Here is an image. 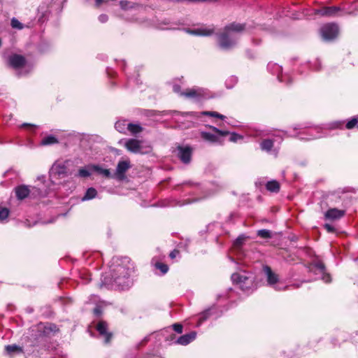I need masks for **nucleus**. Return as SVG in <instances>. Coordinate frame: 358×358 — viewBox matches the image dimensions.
<instances>
[{"label": "nucleus", "mask_w": 358, "mask_h": 358, "mask_svg": "<svg viewBox=\"0 0 358 358\" xmlns=\"http://www.w3.org/2000/svg\"><path fill=\"white\" fill-rule=\"evenodd\" d=\"M11 27L14 29H22L24 28L23 24L16 18L13 17L11 20Z\"/></svg>", "instance_id": "obj_31"}, {"label": "nucleus", "mask_w": 358, "mask_h": 358, "mask_svg": "<svg viewBox=\"0 0 358 358\" xmlns=\"http://www.w3.org/2000/svg\"><path fill=\"white\" fill-rule=\"evenodd\" d=\"M173 329L176 332L181 334L182 332L183 327L179 323H176L173 324Z\"/></svg>", "instance_id": "obj_38"}, {"label": "nucleus", "mask_w": 358, "mask_h": 358, "mask_svg": "<svg viewBox=\"0 0 358 358\" xmlns=\"http://www.w3.org/2000/svg\"><path fill=\"white\" fill-rule=\"evenodd\" d=\"M358 124V119L357 117L352 118L348 121L345 125L348 129H353Z\"/></svg>", "instance_id": "obj_32"}, {"label": "nucleus", "mask_w": 358, "mask_h": 358, "mask_svg": "<svg viewBox=\"0 0 358 358\" xmlns=\"http://www.w3.org/2000/svg\"><path fill=\"white\" fill-rule=\"evenodd\" d=\"M124 145L129 152L132 153L144 154L146 152L143 151L142 141L136 138L126 140Z\"/></svg>", "instance_id": "obj_7"}, {"label": "nucleus", "mask_w": 358, "mask_h": 358, "mask_svg": "<svg viewBox=\"0 0 358 358\" xmlns=\"http://www.w3.org/2000/svg\"><path fill=\"white\" fill-rule=\"evenodd\" d=\"M357 127H358V124H357Z\"/></svg>", "instance_id": "obj_51"}, {"label": "nucleus", "mask_w": 358, "mask_h": 358, "mask_svg": "<svg viewBox=\"0 0 358 358\" xmlns=\"http://www.w3.org/2000/svg\"><path fill=\"white\" fill-rule=\"evenodd\" d=\"M324 227L328 232L334 233L336 231L335 228L329 224H325Z\"/></svg>", "instance_id": "obj_41"}, {"label": "nucleus", "mask_w": 358, "mask_h": 358, "mask_svg": "<svg viewBox=\"0 0 358 358\" xmlns=\"http://www.w3.org/2000/svg\"><path fill=\"white\" fill-rule=\"evenodd\" d=\"M201 136L203 140H205L206 141H209L210 143L220 142V140H219V138L217 136H216L215 134L209 133V132L202 131V132H201Z\"/></svg>", "instance_id": "obj_20"}, {"label": "nucleus", "mask_w": 358, "mask_h": 358, "mask_svg": "<svg viewBox=\"0 0 358 358\" xmlns=\"http://www.w3.org/2000/svg\"><path fill=\"white\" fill-rule=\"evenodd\" d=\"M97 191L93 187L88 188L83 200H90L96 197Z\"/></svg>", "instance_id": "obj_23"}, {"label": "nucleus", "mask_w": 358, "mask_h": 358, "mask_svg": "<svg viewBox=\"0 0 358 358\" xmlns=\"http://www.w3.org/2000/svg\"><path fill=\"white\" fill-rule=\"evenodd\" d=\"M131 167V162L129 159L120 161L117 165L113 177L119 180L126 178V172Z\"/></svg>", "instance_id": "obj_6"}, {"label": "nucleus", "mask_w": 358, "mask_h": 358, "mask_svg": "<svg viewBox=\"0 0 358 358\" xmlns=\"http://www.w3.org/2000/svg\"><path fill=\"white\" fill-rule=\"evenodd\" d=\"M180 90V87L178 85L173 86V90L175 92H179Z\"/></svg>", "instance_id": "obj_50"}, {"label": "nucleus", "mask_w": 358, "mask_h": 358, "mask_svg": "<svg viewBox=\"0 0 358 358\" xmlns=\"http://www.w3.org/2000/svg\"><path fill=\"white\" fill-rule=\"evenodd\" d=\"M245 25L244 24H240V23H236L233 22L228 25H227L224 29H226L227 31L230 32L231 34L232 31L234 32H242L245 30Z\"/></svg>", "instance_id": "obj_18"}, {"label": "nucleus", "mask_w": 358, "mask_h": 358, "mask_svg": "<svg viewBox=\"0 0 358 358\" xmlns=\"http://www.w3.org/2000/svg\"><path fill=\"white\" fill-rule=\"evenodd\" d=\"M315 266L321 272V273H324L325 271V266L324 264V263L321 262H317L315 264Z\"/></svg>", "instance_id": "obj_39"}, {"label": "nucleus", "mask_w": 358, "mask_h": 358, "mask_svg": "<svg viewBox=\"0 0 358 358\" xmlns=\"http://www.w3.org/2000/svg\"><path fill=\"white\" fill-rule=\"evenodd\" d=\"M120 6L123 10H128L134 8V3L128 1H120Z\"/></svg>", "instance_id": "obj_29"}, {"label": "nucleus", "mask_w": 358, "mask_h": 358, "mask_svg": "<svg viewBox=\"0 0 358 358\" xmlns=\"http://www.w3.org/2000/svg\"><path fill=\"white\" fill-rule=\"evenodd\" d=\"M210 128L213 131H215L217 134H218V135H220L221 136H226L229 134V131L220 130L219 129H217V128H216L215 127H213V126H210Z\"/></svg>", "instance_id": "obj_34"}, {"label": "nucleus", "mask_w": 358, "mask_h": 358, "mask_svg": "<svg viewBox=\"0 0 358 358\" xmlns=\"http://www.w3.org/2000/svg\"><path fill=\"white\" fill-rule=\"evenodd\" d=\"M258 236L262 238H271L272 237V234L270 230L268 229H260L257 232Z\"/></svg>", "instance_id": "obj_26"}, {"label": "nucleus", "mask_w": 358, "mask_h": 358, "mask_svg": "<svg viewBox=\"0 0 358 358\" xmlns=\"http://www.w3.org/2000/svg\"><path fill=\"white\" fill-rule=\"evenodd\" d=\"M218 43L222 48L229 49L235 45L236 39L224 28L223 31L218 35Z\"/></svg>", "instance_id": "obj_4"}, {"label": "nucleus", "mask_w": 358, "mask_h": 358, "mask_svg": "<svg viewBox=\"0 0 358 358\" xmlns=\"http://www.w3.org/2000/svg\"><path fill=\"white\" fill-rule=\"evenodd\" d=\"M339 10L338 7L331 6V7H324L321 9L317 10L315 13L320 15L321 16H334L336 14V13Z\"/></svg>", "instance_id": "obj_15"}, {"label": "nucleus", "mask_w": 358, "mask_h": 358, "mask_svg": "<svg viewBox=\"0 0 358 358\" xmlns=\"http://www.w3.org/2000/svg\"><path fill=\"white\" fill-rule=\"evenodd\" d=\"M93 312H94V315H96V316H99L102 314V310L100 307H96L94 309Z\"/></svg>", "instance_id": "obj_47"}, {"label": "nucleus", "mask_w": 358, "mask_h": 358, "mask_svg": "<svg viewBox=\"0 0 358 358\" xmlns=\"http://www.w3.org/2000/svg\"><path fill=\"white\" fill-rule=\"evenodd\" d=\"M203 115H206V116L217 117L221 120H224L225 118L224 115H221V114L218 113L217 112H215V111H204V112H203Z\"/></svg>", "instance_id": "obj_28"}, {"label": "nucleus", "mask_w": 358, "mask_h": 358, "mask_svg": "<svg viewBox=\"0 0 358 358\" xmlns=\"http://www.w3.org/2000/svg\"><path fill=\"white\" fill-rule=\"evenodd\" d=\"M273 146V141L270 139H265L261 143V148L266 151H270Z\"/></svg>", "instance_id": "obj_25"}, {"label": "nucleus", "mask_w": 358, "mask_h": 358, "mask_svg": "<svg viewBox=\"0 0 358 358\" xmlns=\"http://www.w3.org/2000/svg\"><path fill=\"white\" fill-rule=\"evenodd\" d=\"M345 215V210H339L336 208H329L325 213H324V218L325 220H337L343 217Z\"/></svg>", "instance_id": "obj_12"}, {"label": "nucleus", "mask_w": 358, "mask_h": 358, "mask_svg": "<svg viewBox=\"0 0 358 358\" xmlns=\"http://www.w3.org/2000/svg\"><path fill=\"white\" fill-rule=\"evenodd\" d=\"M266 188L271 192H278L280 191V185L277 180H271L266 184Z\"/></svg>", "instance_id": "obj_21"}, {"label": "nucleus", "mask_w": 358, "mask_h": 358, "mask_svg": "<svg viewBox=\"0 0 358 358\" xmlns=\"http://www.w3.org/2000/svg\"><path fill=\"white\" fill-rule=\"evenodd\" d=\"M209 310H206L204 313H202L201 317H200L201 321H203L208 318L209 316Z\"/></svg>", "instance_id": "obj_46"}, {"label": "nucleus", "mask_w": 358, "mask_h": 358, "mask_svg": "<svg viewBox=\"0 0 358 358\" xmlns=\"http://www.w3.org/2000/svg\"><path fill=\"white\" fill-rule=\"evenodd\" d=\"M9 215V210L6 208H3L0 209V220H5L8 217Z\"/></svg>", "instance_id": "obj_36"}, {"label": "nucleus", "mask_w": 358, "mask_h": 358, "mask_svg": "<svg viewBox=\"0 0 358 358\" xmlns=\"http://www.w3.org/2000/svg\"><path fill=\"white\" fill-rule=\"evenodd\" d=\"M124 124L120 122L115 123V128L120 132H123Z\"/></svg>", "instance_id": "obj_42"}, {"label": "nucleus", "mask_w": 358, "mask_h": 358, "mask_svg": "<svg viewBox=\"0 0 358 358\" xmlns=\"http://www.w3.org/2000/svg\"><path fill=\"white\" fill-rule=\"evenodd\" d=\"M320 32L324 39L331 40L337 36L338 28L335 24H327L321 28Z\"/></svg>", "instance_id": "obj_8"}, {"label": "nucleus", "mask_w": 358, "mask_h": 358, "mask_svg": "<svg viewBox=\"0 0 358 358\" xmlns=\"http://www.w3.org/2000/svg\"><path fill=\"white\" fill-rule=\"evenodd\" d=\"M58 143V140L53 136H48L43 138L41 144L43 145H48Z\"/></svg>", "instance_id": "obj_24"}, {"label": "nucleus", "mask_w": 358, "mask_h": 358, "mask_svg": "<svg viewBox=\"0 0 358 358\" xmlns=\"http://www.w3.org/2000/svg\"><path fill=\"white\" fill-rule=\"evenodd\" d=\"M246 238L244 236H239L234 242V245L236 248H240L243 245Z\"/></svg>", "instance_id": "obj_33"}, {"label": "nucleus", "mask_w": 358, "mask_h": 358, "mask_svg": "<svg viewBox=\"0 0 358 358\" xmlns=\"http://www.w3.org/2000/svg\"><path fill=\"white\" fill-rule=\"evenodd\" d=\"M263 271L266 277V282L270 286H274L279 282V276L274 273L269 266L264 265Z\"/></svg>", "instance_id": "obj_10"}, {"label": "nucleus", "mask_w": 358, "mask_h": 358, "mask_svg": "<svg viewBox=\"0 0 358 358\" xmlns=\"http://www.w3.org/2000/svg\"><path fill=\"white\" fill-rule=\"evenodd\" d=\"M6 350L8 353L22 352V348L16 345H7Z\"/></svg>", "instance_id": "obj_30"}, {"label": "nucleus", "mask_w": 358, "mask_h": 358, "mask_svg": "<svg viewBox=\"0 0 358 358\" xmlns=\"http://www.w3.org/2000/svg\"><path fill=\"white\" fill-rule=\"evenodd\" d=\"M21 127H25V128H29V129H32V128L35 127L34 125L31 124H27V123L22 124Z\"/></svg>", "instance_id": "obj_48"}, {"label": "nucleus", "mask_w": 358, "mask_h": 358, "mask_svg": "<svg viewBox=\"0 0 358 358\" xmlns=\"http://www.w3.org/2000/svg\"><path fill=\"white\" fill-rule=\"evenodd\" d=\"M178 157L185 164H188L190 162L192 159V150L190 147H181L179 146L178 148Z\"/></svg>", "instance_id": "obj_13"}, {"label": "nucleus", "mask_w": 358, "mask_h": 358, "mask_svg": "<svg viewBox=\"0 0 358 358\" xmlns=\"http://www.w3.org/2000/svg\"><path fill=\"white\" fill-rule=\"evenodd\" d=\"M54 328L55 326L41 322L29 329L27 339L32 346H38L45 341L48 334L52 331Z\"/></svg>", "instance_id": "obj_1"}, {"label": "nucleus", "mask_w": 358, "mask_h": 358, "mask_svg": "<svg viewBox=\"0 0 358 358\" xmlns=\"http://www.w3.org/2000/svg\"><path fill=\"white\" fill-rule=\"evenodd\" d=\"M94 169L96 171L100 172L101 173L103 174L106 177L110 176V172L108 169H102L99 168L98 166H94Z\"/></svg>", "instance_id": "obj_35"}, {"label": "nucleus", "mask_w": 358, "mask_h": 358, "mask_svg": "<svg viewBox=\"0 0 358 358\" xmlns=\"http://www.w3.org/2000/svg\"><path fill=\"white\" fill-rule=\"evenodd\" d=\"M90 174V172L85 169H80L78 171V176L82 178L89 177Z\"/></svg>", "instance_id": "obj_37"}, {"label": "nucleus", "mask_w": 358, "mask_h": 358, "mask_svg": "<svg viewBox=\"0 0 358 358\" xmlns=\"http://www.w3.org/2000/svg\"><path fill=\"white\" fill-rule=\"evenodd\" d=\"M108 0H95L96 2V6L99 7L100 5L103 2H107Z\"/></svg>", "instance_id": "obj_49"}, {"label": "nucleus", "mask_w": 358, "mask_h": 358, "mask_svg": "<svg viewBox=\"0 0 358 358\" xmlns=\"http://www.w3.org/2000/svg\"><path fill=\"white\" fill-rule=\"evenodd\" d=\"M230 138H229V140L230 141H232V142H236L238 139H240L241 138V136L236 134V133H231L230 134Z\"/></svg>", "instance_id": "obj_40"}, {"label": "nucleus", "mask_w": 358, "mask_h": 358, "mask_svg": "<svg viewBox=\"0 0 358 358\" xmlns=\"http://www.w3.org/2000/svg\"><path fill=\"white\" fill-rule=\"evenodd\" d=\"M132 272V268L126 265H117L113 270V278L114 282L119 285L126 284V280L129 278Z\"/></svg>", "instance_id": "obj_3"}, {"label": "nucleus", "mask_w": 358, "mask_h": 358, "mask_svg": "<svg viewBox=\"0 0 358 358\" xmlns=\"http://www.w3.org/2000/svg\"><path fill=\"white\" fill-rule=\"evenodd\" d=\"M323 274L322 280L325 281L326 282H329L331 281V276L328 273H325V271L324 273H322Z\"/></svg>", "instance_id": "obj_44"}, {"label": "nucleus", "mask_w": 358, "mask_h": 358, "mask_svg": "<svg viewBox=\"0 0 358 358\" xmlns=\"http://www.w3.org/2000/svg\"><path fill=\"white\" fill-rule=\"evenodd\" d=\"M189 33L194 35H199V36H210L213 34L214 29H196L193 30H189Z\"/></svg>", "instance_id": "obj_19"}, {"label": "nucleus", "mask_w": 358, "mask_h": 358, "mask_svg": "<svg viewBox=\"0 0 358 358\" xmlns=\"http://www.w3.org/2000/svg\"><path fill=\"white\" fill-rule=\"evenodd\" d=\"M127 129L131 134L135 135L143 131V127L138 124L129 123L127 124Z\"/></svg>", "instance_id": "obj_22"}, {"label": "nucleus", "mask_w": 358, "mask_h": 358, "mask_svg": "<svg viewBox=\"0 0 358 358\" xmlns=\"http://www.w3.org/2000/svg\"><path fill=\"white\" fill-rule=\"evenodd\" d=\"M8 61L10 65L15 69L24 67L27 62L24 56L17 54L10 55Z\"/></svg>", "instance_id": "obj_11"}, {"label": "nucleus", "mask_w": 358, "mask_h": 358, "mask_svg": "<svg viewBox=\"0 0 358 358\" xmlns=\"http://www.w3.org/2000/svg\"><path fill=\"white\" fill-rule=\"evenodd\" d=\"M155 268L159 269L162 274L166 273L169 271L168 265L162 262H157L155 264Z\"/></svg>", "instance_id": "obj_27"}, {"label": "nucleus", "mask_w": 358, "mask_h": 358, "mask_svg": "<svg viewBox=\"0 0 358 358\" xmlns=\"http://www.w3.org/2000/svg\"><path fill=\"white\" fill-rule=\"evenodd\" d=\"M96 330L105 338V343H108L113 334L108 331V324L105 321H100L96 325Z\"/></svg>", "instance_id": "obj_14"}, {"label": "nucleus", "mask_w": 358, "mask_h": 358, "mask_svg": "<svg viewBox=\"0 0 358 358\" xmlns=\"http://www.w3.org/2000/svg\"><path fill=\"white\" fill-rule=\"evenodd\" d=\"M180 95L187 98H192L196 100H200L206 96V92L205 90L202 88L188 89L185 92H181Z\"/></svg>", "instance_id": "obj_9"}, {"label": "nucleus", "mask_w": 358, "mask_h": 358, "mask_svg": "<svg viewBox=\"0 0 358 358\" xmlns=\"http://www.w3.org/2000/svg\"><path fill=\"white\" fill-rule=\"evenodd\" d=\"M180 252L178 250H173L172 252H171V253L169 254V257L171 258V259H174L176 258L178 255H179Z\"/></svg>", "instance_id": "obj_45"}, {"label": "nucleus", "mask_w": 358, "mask_h": 358, "mask_svg": "<svg viewBox=\"0 0 358 358\" xmlns=\"http://www.w3.org/2000/svg\"><path fill=\"white\" fill-rule=\"evenodd\" d=\"M15 193L18 200H23L28 196L31 198L41 197L42 196V191L35 187H31L26 185H20L15 187Z\"/></svg>", "instance_id": "obj_2"}, {"label": "nucleus", "mask_w": 358, "mask_h": 358, "mask_svg": "<svg viewBox=\"0 0 358 358\" xmlns=\"http://www.w3.org/2000/svg\"><path fill=\"white\" fill-rule=\"evenodd\" d=\"M196 338V333L191 332L180 336L176 343L180 345H186Z\"/></svg>", "instance_id": "obj_17"}, {"label": "nucleus", "mask_w": 358, "mask_h": 358, "mask_svg": "<svg viewBox=\"0 0 358 358\" xmlns=\"http://www.w3.org/2000/svg\"><path fill=\"white\" fill-rule=\"evenodd\" d=\"M67 168L62 163H55L52 167V173L59 177L66 176L67 175Z\"/></svg>", "instance_id": "obj_16"}, {"label": "nucleus", "mask_w": 358, "mask_h": 358, "mask_svg": "<svg viewBox=\"0 0 358 358\" xmlns=\"http://www.w3.org/2000/svg\"><path fill=\"white\" fill-rule=\"evenodd\" d=\"M108 16L106 14H101L99 17V20L102 23L106 22L108 21Z\"/></svg>", "instance_id": "obj_43"}, {"label": "nucleus", "mask_w": 358, "mask_h": 358, "mask_svg": "<svg viewBox=\"0 0 358 358\" xmlns=\"http://www.w3.org/2000/svg\"><path fill=\"white\" fill-rule=\"evenodd\" d=\"M231 278L234 283L238 285L244 291L248 290L252 285V280L244 274L235 273L231 275Z\"/></svg>", "instance_id": "obj_5"}]
</instances>
